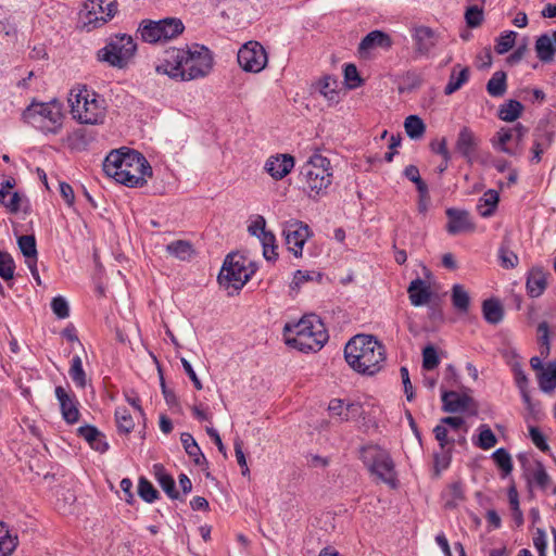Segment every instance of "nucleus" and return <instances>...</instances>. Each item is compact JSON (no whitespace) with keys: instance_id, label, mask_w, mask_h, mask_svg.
<instances>
[{"instance_id":"9b49d317","label":"nucleus","mask_w":556,"mask_h":556,"mask_svg":"<svg viewBox=\"0 0 556 556\" xmlns=\"http://www.w3.org/2000/svg\"><path fill=\"white\" fill-rule=\"evenodd\" d=\"M137 46L131 36L118 34L98 52L99 60L108 62L112 66L124 67L134 56Z\"/></svg>"},{"instance_id":"cd10ccee","label":"nucleus","mask_w":556,"mask_h":556,"mask_svg":"<svg viewBox=\"0 0 556 556\" xmlns=\"http://www.w3.org/2000/svg\"><path fill=\"white\" fill-rule=\"evenodd\" d=\"M497 256L500 265L505 269H513L519 263L518 255L511 250V238L508 233L503 237Z\"/></svg>"},{"instance_id":"7c9ffc66","label":"nucleus","mask_w":556,"mask_h":556,"mask_svg":"<svg viewBox=\"0 0 556 556\" xmlns=\"http://www.w3.org/2000/svg\"><path fill=\"white\" fill-rule=\"evenodd\" d=\"M470 71L468 67H460L459 64L455 65L444 88V93L450 96L459 90L468 81Z\"/></svg>"},{"instance_id":"bf43d9fd","label":"nucleus","mask_w":556,"mask_h":556,"mask_svg":"<svg viewBox=\"0 0 556 556\" xmlns=\"http://www.w3.org/2000/svg\"><path fill=\"white\" fill-rule=\"evenodd\" d=\"M554 140V132L547 129V126L539 125L533 131V142H539L545 148H549Z\"/></svg>"},{"instance_id":"c85d7f7f","label":"nucleus","mask_w":556,"mask_h":556,"mask_svg":"<svg viewBox=\"0 0 556 556\" xmlns=\"http://www.w3.org/2000/svg\"><path fill=\"white\" fill-rule=\"evenodd\" d=\"M534 49L542 63L549 64L554 61L556 48L548 34H542L536 38Z\"/></svg>"},{"instance_id":"dca6fc26","label":"nucleus","mask_w":556,"mask_h":556,"mask_svg":"<svg viewBox=\"0 0 556 556\" xmlns=\"http://www.w3.org/2000/svg\"><path fill=\"white\" fill-rule=\"evenodd\" d=\"M480 140L475 132L469 127L464 126L458 132L455 148L467 163L472 164Z\"/></svg>"},{"instance_id":"4be33fe9","label":"nucleus","mask_w":556,"mask_h":556,"mask_svg":"<svg viewBox=\"0 0 556 556\" xmlns=\"http://www.w3.org/2000/svg\"><path fill=\"white\" fill-rule=\"evenodd\" d=\"M548 273L543 267H532L527 274L526 289L530 298H539L547 287Z\"/></svg>"},{"instance_id":"5fc2aeb1","label":"nucleus","mask_w":556,"mask_h":556,"mask_svg":"<svg viewBox=\"0 0 556 556\" xmlns=\"http://www.w3.org/2000/svg\"><path fill=\"white\" fill-rule=\"evenodd\" d=\"M323 278L321 273L315 270H301L298 269L291 282V289H300L301 286L306 281H320Z\"/></svg>"},{"instance_id":"13d9d810","label":"nucleus","mask_w":556,"mask_h":556,"mask_svg":"<svg viewBox=\"0 0 556 556\" xmlns=\"http://www.w3.org/2000/svg\"><path fill=\"white\" fill-rule=\"evenodd\" d=\"M440 363L437 350L433 345H427L422 350V368L426 370L434 369Z\"/></svg>"},{"instance_id":"3c124183","label":"nucleus","mask_w":556,"mask_h":556,"mask_svg":"<svg viewBox=\"0 0 556 556\" xmlns=\"http://www.w3.org/2000/svg\"><path fill=\"white\" fill-rule=\"evenodd\" d=\"M18 248L26 261L37 258L36 239L31 235H24L17 239Z\"/></svg>"},{"instance_id":"603ef678","label":"nucleus","mask_w":556,"mask_h":556,"mask_svg":"<svg viewBox=\"0 0 556 556\" xmlns=\"http://www.w3.org/2000/svg\"><path fill=\"white\" fill-rule=\"evenodd\" d=\"M138 494L147 503H153L159 497V491L146 477L139 478Z\"/></svg>"},{"instance_id":"de8ad7c7","label":"nucleus","mask_w":556,"mask_h":556,"mask_svg":"<svg viewBox=\"0 0 556 556\" xmlns=\"http://www.w3.org/2000/svg\"><path fill=\"white\" fill-rule=\"evenodd\" d=\"M15 262L10 253L0 250V277L11 282L14 278ZM11 287L12 285L9 283Z\"/></svg>"},{"instance_id":"4d7b16f0","label":"nucleus","mask_w":556,"mask_h":556,"mask_svg":"<svg viewBox=\"0 0 556 556\" xmlns=\"http://www.w3.org/2000/svg\"><path fill=\"white\" fill-rule=\"evenodd\" d=\"M539 345L541 357H546L549 354V327L546 321H542L538 326Z\"/></svg>"},{"instance_id":"f704fd0d","label":"nucleus","mask_w":556,"mask_h":556,"mask_svg":"<svg viewBox=\"0 0 556 556\" xmlns=\"http://www.w3.org/2000/svg\"><path fill=\"white\" fill-rule=\"evenodd\" d=\"M17 545V535L12 534L8 526L0 521V556H11Z\"/></svg>"},{"instance_id":"6e6552de","label":"nucleus","mask_w":556,"mask_h":556,"mask_svg":"<svg viewBox=\"0 0 556 556\" xmlns=\"http://www.w3.org/2000/svg\"><path fill=\"white\" fill-rule=\"evenodd\" d=\"M361 459L371 475L394 488L396 485L394 463L389 452L379 445H367L361 448Z\"/></svg>"},{"instance_id":"864d4df0","label":"nucleus","mask_w":556,"mask_h":556,"mask_svg":"<svg viewBox=\"0 0 556 556\" xmlns=\"http://www.w3.org/2000/svg\"><path fill=\"white\" fill-rule=\"evenodd\" d=\"M517 37V33L514 30H505L496 39V45L494 47L497 54L507 53L515 45Z\"/></svg>"},{"instance_id":"1a4fd4ad","label":"nucleus","mask_w":556,"mask_h":556,"mask_svg":"<svg viewBox=\"0 0 556 556\" xmlns=\"http://www.w3.org/2000/svg\"><path fill=\"white\" fill-rule=\"evenodd\" d=\"M185 29L181 20L166 17L160 21L144 20L139 26L141 39L149 43L165 42L179 36Z\"/></svg>"},{"instance_id":"37998d69","label":"nucleus","mask_w":556,"mask_h":556,"mask_svg":"<svg viewBox=\"0 0 556 556\" xmlns=\"http://www.w3.org/2000/svg\"><path fill=\"white\" fill-rule=\"evenodd\" d=\"M68 375L77 388L84 389L87 384V376L83 368L80 356L75 355L72 358Z\"/></svg>"},{"instance_id":"a211bd4d","label":"nucleus","mask_w":556,"mask_h":556,"mask_svg":"<svg viewBox=\"0 0 556 556\" xmlns=\"http://www.w3.org/2000/svg\"><path fill=\"white\" fill-rule=\"evenodd\" d=\"M412 38L414 40L415 53L421 56L429 55L438 42L437 34L427 26L415 27Z\"/></svg>"},{"instance_id":"8fccbe9b","label":"nucleus","mask_w":556,"mask_h":556,"mask_svg":"<svg viewBox=\"0 0 556 556\" xmlns=\"http://www.w3.org/2000/svg\"><path fill=\"white\" fill-rule=\"evenodd\" d=\"M492 459L496 466L503 471V477H506L513 471V460L510 454L504 448L500 447L492 454Z\"/></svg>"},{"instance_id":"f257e3e1","label":"nucleus","mask_w":556,"mask_h":556,"mask_svg":"<svg viewBox=\"0 0 556 556\" xmlns=\"http://www.w3.org/2000/svg\"><path fill=\"white\" fill-rule=\"evenodd\" d=\"M212 67L213 56L210 49L194 43L166 50L163 62L156 66V72L177 81H189L205 77Z\"/></svg>"},{"instance_id":"c756f323","label":"nucleus","mask_w":556,"mask_h":556,"mask_svg":"<svg viewBox=\"0 0 556 556\" xmlns=\"http://www.w3.org/2000/svg\"><path fill=\"white\" fill-rule=\"evenodd\" d=\"M511 127H502L496 135L491 139L493 148L500 152L508 154L510 156H517L521 154L520 150L511 149L507 143L513 140Z\"/></svg>"},{"instance_id":"680f3d73","label":"nucleus","mask_w":556,"mask_h":556,"mask_svg":"<svg viewBox=\"0 0 556 556\" xmlns=\"http://www.w3.org/2000/svg\"><path fill=\"white\" fill-rule=\"evenodd\" d=\"M344 79L350 89L361 86L362 79L359 77L357 67L354 64H346L344 66Z\"/></svg>"},{"instance_id":"4468645a","label":"nucleus","mask_w":556,"mask_h":556,"mask_svg":"<svg viewBox=\"0 0 556 556\" xmlns=\"http://www.w3.org/2000/svg\"><path fill=\"white\" fill-rule=\"evenodd\" d=\"M282 233L285 236L288 250L295 256H302V251L305 242L312 236V230L308 225L300 220L287 222Z\"/></svg>"},{"instance_id":"58836bf2","label":"nucleus","mask_w":556,"mask_h":556,"mask_svg":"<svg viewBox=\"0 0 556 556\" xmlns=\"http://www.w3.org/2000/svg\"><path fill=\"white\" fill-rule=\"evenodd\" d=\"M94 140V136L87 129L78 128L68 136V146L76 151L87 150Z\"/></svg>"},{"instance_id":"49530a36","label":"nucleus","mask_w":556,"mask_h":556,"mask_svg":"<svg viewBox=\"0 0 556 556\" xmlns=\"http://www.w3.org/2000/svg\"><path fill=\"white\" fill-rule=\"evenodd\" d=\"M263 247V255L267 261L276 260L278 253L276 252V237L271 231L266 230L257 237Z\"/></svg>"},{"instance_id":"052dcab7","label":"nucleus","mask_w":556,"mask_h":556,"mask_svg":"<svg viewBox=\"0 0 556 556\" xmlns=\"http://www.w3.org/2000/svg\"><path fill=\"white\" fill-rule=\"evenodd\" d=\"M51 309H52L53 314L58 318H60V319H64V318H67L70 316L68 303L61 295L54 296L52 299V301H51Z\"/></svg>"},{"instance_id":"ddd939ff","label":"nucleus","mask_w":556,"mask_h":556,"mask_svg":"<svg viewBox=\"0 0 556 556\" xmlns=\"http://www.w3.org/2000/svg\"><path fill=\"white\" fill-rule=\"evenodd\" d=\"M237 60L244 72L260 73L267 64V53L257 41L244 43L238 51Z\"/></svg>"},{"instance_id":"aec40b11","label":"nucleus","mask_w":556,"mask_h":556,"mask_svg":"<svg viewBox=\"0 0 556 556\" xmlns=\"http://www.w3.org/2000/svg\"><path fill=\"white\" fill-rule=\"evenodd\" d=\"M294 167V157L290 154L270 156L265 163V170L276 180L285 178Z\"/></svg>"},{"instance_id":"f8f14e48","label":"nucleus","mask_w":556,"mask_h":556,"mask_svg":"<svg viewBox=\"0 0 556 556\" xmlns=\"http://www.w3.org/2000/svg\"><path fill=\"white\" fill-rule=\"evenodd\" d=\"M117 12L116 0H88L84 4V27L90 31L114 17Z\"/></svg>"},{"instance_id":"e2e57ef3","label":"nucleus","mask_w":556,"mask_h":556,"mask_svg":"<svg viewBox=\"0 0 556 556\" xmlns=\"http://www.w3.org/2000/svg\"><path fill=\"white\" fill-rule=\"evenodd\" d=\"M465 18L469 27H478L483 20V11L477 5L469 7L465 13Z\"/></svg>"},{"instance_id":"bb28decb","label":"nucleus","mask_w":556,"mask_h":556,"mask_svg":"<svg viewBox=\"0 0 556 556\" xmlns=\"http://www.w3.org/2000/svg\"><path fill=\"white\" fill-rule=\"evenodd\" d=\"M444 507L454 509L466 500L464 484L460 481L450 483L442 492Z\"/></svg>"},{"instance_id":"7ed1b4c3","label":"nucleus","mask_w":556,"mask_h":556,"mask_svg":"<svg viewBox=\"0 0 556 556\" xmlns=\"http://www.w3.org/2000/svg\"><path fill=\"white\" fill-rule=\"evenodd\" d=\"M348 364L358 374L372 376L386 362V348L374 336L357 334L344 348Z\"/></svg>"},{"instance_id":"338daca9","label":"nucleus","mask_w":556,"mask_h":556,"mask_svg":"<svg viewBox=\"0 0 556 556\" xmlns=\"http://www.w3.org/2000/svg\"><path fill=\"white\" fill-rule=\"evenodd\" d=\"M8 197L9 200H7L2 206H4L11 214L18 213L21 211V203L23 201V197L16 191L10 192Z\"/></svg>"},{"instance_id":"c03bdc74","label":"nucleus","mask_w":556,"mask_h":556,"mask_svg":"<svg viewBox=\"0 0 556 556\" xmlns=\"http://www.w3.org/2000/svg\"><path fill=\"white\" fill-rule=\"evenodd\" d=\"M453 306L460 313L468 312L470 298L462 285H454L452 288Z\"/></svg>"},{"instance_id":"774afa93","label":"nucleus","mask_w":556,"mask_h":556,"mask_svg":"<svg viewBox=\"0 0 556 556\" xmlns=\"http://www.w3.org/2000/svg\"><path fill=\"white\" fill-rule=\"evenodd\" d=\"M266 230V219L262 215H256L248 227L249 233L255 237L261 236Z\"/></svg>"},{"instance_id":"0e129e2a","label":"nucleus","mask_w":556,"mask_h":556,"mask_svg":"<svg viewBox=\"0 0 556 556\" xmlns=\"http://www.w3.org/2000/svg\"><path fill=\"white\" fill-rule=\"evenodd\" d=\"M529 435L531 438L532 443L542 452H547L549 446L546 442L544 434L538 427L530 426L529 427Z\"/></svg>"},{"instance_id":"a878e982","label":"nucleus","mask_w":556,"mask_h":556,"mask_svg":"<svg viewBox=\"0 0 556 556\" xmlns=\"http://www.w3.org/2000/svg\"><path fill=\"white\" fill-rule=\"evenodd\" d=\"M407 293L410 304L416 307L428 304L432 295L430 286L420 278L410 281Z\"/></svg>"},{"instance_id":"2f4dec72","label":"nucleus","mask_w":556,"mask_h":556,"mask_svg":"<svg viewBox=\"0 0 556 556\" xmlns=\"http://www.w3.org/2000/svg\"><path fill=\"white\" fill-rule=\"evenodd\" d=\"M154 473L155 479L159 482L160 486L163 489V491L167 494V496L172 500H179L180 494L176 490V483L173 479V477L167 473L162 465H154Z\"/></svg>"},{"instance_id":"20e7f679","label":"nucleus","mask_w":556,"mask_h":556,"mask_svg":"<svg viewBox=\"0 0 556 556\" xmlns=\"http://www.w3.org/2000/svg\"><path fill=\"white\" fill-rule=\"evenodd\" d=\"M286 343L301 352H317L328 341L324 323L315 314L305 315L296 323L283 327Z\"/></svg>"},{"instance_id":"e433bc0d","label":"nucleus","mask_w":556,"mask_h":556,"mask_svg":"<svg viewBox=\"0 0 556 556\" xmlns=\"http://www.w3.org/2000/svg\"><path fill=\"white\" fill-rule=\"evenodd\" d=\"M486 91L493 98H501L507 91V75L503 71L493 73L486 83Z\"/></svg>"},{"instance_id":"39448f33","label":"nucleus","mask_w":556,"mask_h":556,"mask_svg":"<svg viewBox=\"0 0 556 556\" xmlns=\"http://www.w3.org/2000/svg\"><path fill=\"white\" fill-rule=\"evenodd\" d=\"M71 114L75 121L84 125H101L106 117V101L86 85L74 86L68 94Z\"/></svg>"},{"instance_id":"ea45409f","label":"nucleus","mask_w":556,"mask_h":556,"mask_svg":"<svg viewBox=\"0 0 556 556\" xmlns=\"http://www.w3.org/2000/svg\"><path fill=\"white\" fill-rule=\"evenodd\" d=\"M166 251L181 261H189L194 254L192 244L186 240H176L170 242L167 244Z\"/></svg>"},{"instance_id":"f03ea898","label":"nucleus","mask_w":556,"mask_h":556,"mask_svg":"<svg viewBox=\"0 0 556 556\" xmlns=\"http://www.w3.org/2000/svg\"><path fill=\"white\" fill-rule=\"evenodd\" d=\"M103 172L117 182L140 188L147 184V177L153 174L147 159L138 151L122 148L111 151L103 161Z\"/></svg>"},{"instance_id":"79ce46f5","label":"nucleus","mask_w":556,"mask_h":556,"mask_svg":"<svg viewBox=\"0 0 556 556\" xmlns=\"http://www.w3.org/2000/svg\"><path fill=\"white\" fill-rule=\"evenodd\" d=\"M404 128L407 136L413 140L422 138L426 131V125L418 115H409L405 118Z\"/></svg>"},{"instance_id":"0eeeda50","label":"nucleus","mask_w":556,"mask_h":556,"mask_svg":"<svg viewBox=\"0 0 556 556\" xmlns=\"http://www.w3.org/2000/svg\"><path fill=\"white\" fill-rule=\"evenodd\" d=\"M24 121L43 134H58L62 127V105L58 101L31 103L23 112Z\"/></svg>"},{"instance_id":"69168bd1","label":"nucleus","mask_w":556,"mask_h":556,"mask_svg":"<svg viewBox=\"0 0 556 556\" xmlns=\"http://www.w3.org/2000/svg\"><path fill=\"white\" fill-rule=\"evenodd\" d=\"M233 445H235V454H236L237 463L239 464V466L242 469L241 473L244 477L249 476L250 469L248 467L245 455L243 453L242 441L236 440Z\"/></svg>"},{"instance_id":"c9c22d12","label":"nucleus","mask_w":556,"mask_h":556,"mask_svg":"<svg viewBox=\"0 0 556 556\" xmlns=\"http://www.w3.org/2000/svg\"><path fill=\"white\" fill-rule=\"evenodd\" d=\"M523 111V105L517 100H508L498 106L497 116L504 122H515Z\"/></svg>"},{"instance_id":"09e8293b","label":"nucleus","mask_w":556,"mask_h":556,"mask_svg":"<svg viewBox=\"0 0 556 556\" xmlns=\"http://www.w3.org/2000/svg\"><path fill=\"white\" fill-rule=\"evenodd\" d=\"M115 420L117 429L122 433H130L135 427L132 416L126 407L116 408Z\"/></svg>"},{"instance_id":"9d476101","label":"nucleus","mask_w":556,"mask_h":556,"mask_svg":"<svg viewBox=\"0 0 556 556\" xmlns=\"http://www.w3.org/2000/svg\"><path fill=\"white\" fill-rule=\"evenodd\" d=\"M247 264L248 260L239 254L227 255L218 275V282L227 289H242L254 273Z\"/></svg>"},{"instance_id":"423d86ee","label":"nucleus","mask_w":556,"mask_h":556,"mask_svg":"<svg viewBox=\"0 0 556 556\" xmlns=\"http://www.w3.org/2000/svg\"><path fill=\"white\" fill-rule=\"evenodd\" d=\"M332 180L333 168L330 160L320 153L312 154L300 168L299 181L302 190L314 201L328 194Z\"/></svg>"},{"instance_id":"b1692460","label":"nucleus","mask_w":556,"mask_h":556,"mask_svg":"<svg viewBox=\"0 0 556 556\" xmlns=\"http://www.w3.org/2000/svg\"><path fill=\"white\" fill-rule=\"evenodd\" d=\"M77 434L83 438L92 450L99 453H105L109 450L105 435L94 426H81L77 429Z\"/></svg>"},{"instance_id":"2eb2a0df","label":"nucleus","mask_w":556,"mask_h":556,"mask_svg":"<svg viewBox=\"0 0 556 556\" xmlns=\"http://www.w3.org/2000/svg\"><path fill=\"white\" fill-rule=\"evenodd\" d=\"M54 393L60 403L63 419L70 425L77 422L80 414L75 394L70 393L61 386L55 388Z\"/></svg>"},{"instance_id":"72a5a7b5","label":"nucleus","mask_w":556,"mask_h":556,"mask_svg":"<svg viewBox=\"0 0 556 556\" xmlns=\"http://www.w3.org/2000/svg\"><path fill=\"white\" fill-rule=\"evenodd\" d=\"M482 313L484 319L492 325L501 323L504 317L503 306L497 299L484 300L482 303Z\"/></svg>"},{"instance_id":"f3484780","label":"nucleus","mask_w":556,"mask_h":556,"mask_svg":"<svg viewBox=\"0 0 556 556\" xmlns=\"http://www.w3.org/2000/svg\"><path fill=\"white\" fill-rule=\"evenodd\" d=\"M328 410L331 417L337 418L339 421H349L356 419L363 414V407L357 402H345L341 399H332L329 402Z\"/></svg>"},{"instance_id":"5701e85b","label":"nucleus","mask_w":556,"mask_h":556,"mask_svg":"<svg viewBox=\"0 0 556 556\" xmlns=\"http://www.w3.org/2000/svg\"><path fill=\"white\" fill-rule=\"evenodd\" d=\"M441 399L442 409L452 414L466 412L472 403L469 395L456 391H443Z\"/></svg>"},{"instance_id":"6ab92c4d","label":"nucleus","mask_w":556,"mask_h":556,"mask_svg":"<svg viewBox=\"0 0 556 556\" xmlns=\"http://www.w3.org/2000/svg\"><path fill=\"white\" fill-rule=\"evenodd\" d=\"M445 213L448 219L446 224V231L450 235L455 236L460 232L472 231L475 229V225L467 211L450 207Z\"/></svg>"},{"instance_id":"4c0bfd02","label":"nucleus","mask_w":556,"mask_h":556,"mask_svg":"<svg viewBox=\"0 0 556 556\" xmlns=\"http://www.w3.org/2000/svg\"><path fill=\"white\" fill-rule=\"evenodd\" d=\"M318 91L330 102L338 103L340 94L338 91V80L332 76H324L317 83Z\"/></svg>"},{"instance_id":"6e6d98bb","label":"nucleus","mask_w":556,"mask_h":556,"mask_svg":"<svg viewBox=\"0 0 556 556\" xmlns=\"http://www.w3.org/2000/svg\"><path fill=\"white\" fill-rule=\"evenodd\" d=\"M480 201H483L484 205L488 206L485 211L480 212L481 216L489 217L492 216L496 210L497 203L500 201V194L496 190L489 189L483 193Z\"/></svg>"},{"instance_id":"473e14b6","label":"nucleus","mask_w":556,"mask_h":556,"mask_svg":"<svg viewBox=\"0 0 556 556\" xmlns=\"http://www.w3.org/2000/svg\"><path fill=\"white\" fill-rule=\"evenodd\" d=\"M181 444L185 452L191 457L197 466H207V460L198 445L194 438L189 432H184L180 435Z\"/></svg>"},{"instance_id":"393cba45","label":"nucleus","mask_w":556,"mask_h":556,"mask_svg":"<svg viewBox=\"0 0 556 556\" xmlns=\"http://www.w3.org/2000/svg\"><path fill=\"white\" fill-rule=\"evenodd\" d=\"M526 478L529 484H534L544 492L552 488V493L556 494V485L552 484L551 477L541 462H536L533 468L526 469Z\"/></svg>"},{"instance_id":"412c9836","label":"nucleus","mask_w":556,"mask_h":556,"mask_svg":"<svg viewBox=\"0 0 556 556\" xmlns=\"http://www.w3.org/2000/svg\"><path fill=\"white\" fill-rule=\"evenodd\" d=\"M392 47L391 37L382 30H372L368 33L359 42L358 53L364 56L375 48L389 50Z\"/></svg>"},{"instance_id":"a18cd8bd","label":"nucleus","mask_w":556,"mask_h":556,"mask_svg":"<svg viewBox=\"0 0 556 556\" xmlns=\"http://www.w3.org/2000/svg\"><path fill=\"white\" fill-rule=\"evenodd\" d=\"M478 431H479L478 440L477 441L473 440V444L476 446L486 451L496 445L497 438L488 425H485V424L480 425L478 428Z\"/></svg>"},{"instance_id":"a19ab883","label":"nucleus","mask_w":556,"mask_h":556,"mask_svg":"<svg viewBox=\"0 0 556 556\" xmlns=\"http://www.w3.org/2000/svg\"><path fill=\"white\" fill-rule=\"evenodd\" d=\"M538 380L542 391H553L556 388V362L548 363L541 372H538Z\"/></svg>"}]
</instances>
